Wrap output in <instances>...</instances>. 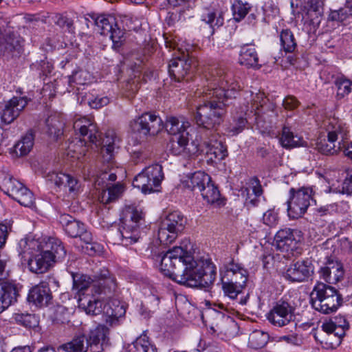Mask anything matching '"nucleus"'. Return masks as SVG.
<instances>
[{
    "label": "nucleus",
    "mask_w": 352,
    "mask_h": 352,
    "mask_svg": "<svg viewBox=\"0 0 352 352\" xmlns=\"http://www.w3.org/2000/svg\"><path fill=\"white\" fill-rule=\"evenodd\" d=\"M8 261L6 255L0 253V280L6 279L8 276V272L6 270Z\"/></svg>",
    "instance_id": "338daca9"
},
{
    "label": "nucleus",
    "mask_w": 352,
    "mask_h": 352,
    "mask_svg": "<svg viewBox=\"0 0 352 352\" xmlns=\"http://www.w3.org/2000/svg\"><path fill=\"white\" fill-rule=\"evenodd\" d=\"M206 78L203 103L197 106L194 119L199 126L212 129L223 122L228 101L236 97L240 85L221 67H212Z\"/></svg>",
    "instance_id": "f257e3e1"
},
{
    "label": "nucleus",
    "mask_w": 352,
    "mask_h": 352,
    "mask_svg": "<svg viewBox=\"0 0 352 352\" xmlns=\"http://www.w3.org/2000/svg\"><path fill=\"white\" fill-rule=\"evenodd\" d=\"M54 264L52 256L41 250L28 258V267L30 272L35 274L46 272Z\"/></svg>",
    "instance_id": "b1692460"
},
{
    "label": "nucleus",
    "mask_w": 352,
    "mask_h": 352,
    "mask_svg": "<svg viewBox=\"0 0 352 352\" xmlns=\"http://www.w3.org/2000/svg\"><path fill=\"white\" fill-rule=\"evenodd\" d=\"M336 149L342 151L345 156L352 160V142L348 138L345 141L338 142Z\"/></svg>",
    "instance_id": "e2e57ef3"
},
{
    "label": "nucleus",
    "mask_w": 352,
    "mask_h": 352,
    "mask_svg": "<svg viewBox=\"0 0 352 352\" xmlns=\"http://www.w3.org/2000/svg\"><path fill=\"white\" fill-rule=\"evenodd\" d=\"M104 303L100 299L89 295H82L78 299L79 307L87 314L98 315L101 313L105 316L104 320L111 327L119 324L120 319L125 316L126 309L118 300H111Z\"/></svg>",
    "instance_id": "7ed1b4c3"
},
{
    "label": "nucleus",
    "mask_w": 352,
    "mask_h": 352,
    "mask_svg": "<svg viewBox=\"0 0 352 352\" xmlns=\"http://www.w3.org/2000/svg\"><path fill=\"white\" fill-rule=\"evenodd\" d=\"M204 146H205V150L202 149L201 151L205 152L208 164H217L228 155L227 147L221 141L211 139L204 142Z\"/></svg>",
    "instance_id": "aec40b11"
},
{
    "label": "nucleus",
    "mask_w": 352,
    "mask_h": 352,
    "mask_svg": "<svg viewBox=\"0 0 352 352\" xmlns=\"http://www.w3.org/2000/svg\"><path fill=\"white\" fill-rule=\"evenodd\" d=\"M144 225V217L142 210L134 206H125L118 233L121 243L124 246L132 245L140 238L141 227Z\"/></svg>",
    "instance_id": "6e6552de"
},
{
    "label": "nucleus",
    "mask_w": 352,
    "mask_h": 352,
    "mask_svg": "<svg viewBox=\"0 0 352 352\" xmlns=\"http://www.w3.org/2000/svg\"><path fill=\"white\" fill-rule=\"evenodd\" d=\"M313 190L310 187H301L289 190V199L287 201L288 215L292 219L301 217L313 200Z\"/></svg>",
    "instance_id": "f8f14e48"
},
{
    "label": "nucleus",
    "mask_w": 352,
    "mask_h": 352,
    "mask_svg": "<svg viewBox=\"0 0 352 352\" xmlns=\"http://www.w3.org/2000/svg\"><path fill=\"white\" fill-rule=\"evenodd\" d=\"M320 127L327 133V140L320 137L316 142V148L324 155L336 153L338 142L345 141L348 138L346 124L338 118L328 117L322 120Z\"/></svg>",
    "instance_id": "423d86ee"
},
{
    "label": "nucleus",
    "mask_w": 352,
    "mask_h": 352,
    "mask_svg": "<svg viewBox=\"0 0 352 352\" xmlns=\"http://www.w3.org/2000/svg\"><path fill=\"white\" fill-rule=\"evenodd\" d=\"M59 222L65 232L72 238H80L83 242L93 240L91 233L87 230L85 224L68 214H61Z\"/></svg>",
    "instance_id": "2eb2a0df"
},
{
    "label": "nucleus",
    "mask_w": 352,
    "mask_h": 352,
    "mask_svg": "<svg viewBox=\"0 0 352 352\" xmlns=\"http://www.w3.org/2000/svg\"><path fill=\"white\" fill-rule=\"evenodd\" d=\"M52 21L60 28H66L69 31L73 27V21L62 14L56 13L51 16Z\"/></svg>",
    "instance_id": "bf43d9fd"
},
{
    "label": "nucleus",
    "mask_w": 352,
    "mask_h": 352,
    "mask_svg": "<svg viewBox=\"0 0 352 352\" xmlns=\"http://www.w3.org/2000/svg\"><path fill=\"white\" fill-rule=\"evenodd\" d=\"M14 319L17 323L27 328H34L38 324V318L34 314H16L14 315Z\"/></svg>",
    "instance_id": "5fc2aeb1"
},
{
    "label": "nucleus",
    "mask_w": 352,
    "mask_h": 352,
    "mask_svg": "<svg viewBox=\"0 0 352 352\" xmlns=\"http://www.w3.org/2000/svg\"><path fill=\"white\" fill-rule=\"evenodd\" d=\"M39 243L34 239H22L19 242V254L30 255L31 256L34 254L36 249H39Z\"/></svg>",
    "instance_id": "603ef678"
},
{
    "label": "nucleus",
    "mask_w": 352,
    "mask_h": 352,
    "mask_svg": "<svg viewBox=\"0 0 352 352\" xmlns=\"http://www.w3.org/2000/svg\"><path fill=\"white\" fill-rule=\"evenodd\" d=\"M98 145H101V154L104 161L109 162L113 160L116 148H118L119 140L113 130H109L105 133V136L100 142V136L98 133ZM96 145H98L96 144Z\"/></svg>",
    "instance_id": "393cba45"
},
{
    "label": "nucleus",
    "mask_w": 352,
    "mask_h": 352,
    "mask_svg": "<svg viewBox=\"0 0 352 352\" xmlns=\"http://www.w3.org/2000/svg\"><path fill=\"white\" fill-rule=\"evenodd\" d=\"M109 333V329L103 324H98L90 330L87 342L91 352L103 351L104 346L107 344Z\"/></svg>",
    "instance_id": "4be33fe9"
},
{
    "label": "nucleus",
    "mask_w": 352,
    "mask_h": 352,
    "mask_svg": "<svg viewBox=\"0 0 352 352\" xmlns=\"http://www.w3.org/2000/svg\"><path fill=\"white\" fill-rule=\"evenodd\" d=\"M186 223V218L179 211H173L167 215L162 225L169 230L179 233L183 231Z\"/></svg>",
    "instance_id": "72a5a7b5"
},
{
    "label": "nucleus",
    "mask_w": 352,
    "mask_h": 352,
    "mask_svg": "<svg viewBox=\"0 0 352 352\" xmlns=\"http://www.w3.org/2000/svg\"><path fill=\"white\" fill-rule=\"evenodd\" d=\"M60 348L65 352H87L89 348L87 338L84 335L74 337L70 342L62 344Z\"/></svg>",
    "instance_id": "ea45409f"
},
{
    "label": "nucleus",
    "mask_w": 352,
    "mask_h": 352,
    "mask_svg": "<svg viewBox=\"0 0 352 352\" xmlns=\"http://www.w3.org/2000/svg\"><path fill=\"white\" fill-rule=\"evenodd\" d=\"M320 277L329 284L336 283L343 276L342 265L339 262L329 261L319 272Z\"/></svg>",
    "instance_id": "c756f323"
},
{
    "label": "nucleus",
    "mask_w": 352,
    "mask_h": 352,
    "mask_svg": "<svg viewBox=\"0 0 352 352\" xmlns=\"http://www.w3.org/2000/svg\"><path fill=\"white\" fill-rule=\"evenodd\" d=\"M247 124V120L245 117V114L241 113L233 116L232 122L230 124V131L233 135H237L241 133L245 128Z\"/></svg>",
    "instance_id": "6e6d98bb"
},
{
    "label": "nucleus",
    "mask_w": 352,
    "mask_h": 352,
    "mask_svg": "<svg viewBox=\"0 0 352 352\" xmlns=\"http://www.w3.org/2000/svg\"><path fill=\"white\" fill-rule=\"evenodd\" d=\"M28 102L26 96H13L6 102L0 113L1 122L5 124L13 122L24 110Z\"/></svg>",
    "instance_id": "dca6fc26"
},
{
    "label": "nucleus",
    "mask_w": 352,
    "mask_h": 352,
    "mask_svg": "<svg viewBox=\"0 0 352 352\" xmlns=\"http://www.w3.org/2000/svg\"><path fill=\"white\" fill-rule=\"evenodd\" d=\"M302 239V233L298 230L285 228L277 232L274 236V245L282 252L286 253L285 256H298L301 254L300 243Z\"/></svg>",
    "instance_id": "9b49d317"
},
{
    "label": "nucleus",
    "mask_w": 352,
    "mask_h": 352,
    "mask_svg": "<svg viewBox=\"0 0 352 352\" xmlns=\"http://www.w3.org/2000/svg\"><path fill=\"white\" fill-rule=\"evenodd\" d=\"M179 233L169 230L165 226H162L158 231V239L164 245H168L173 242Z\"/></svg>",
    "instance_id": "4d7b16f0"
},
{
    "label": "nucleus",
    "mask_w": 352,
    "mask_h": 352,
    "mask_svg": "<svg viewBox=\"0 0 352 352\" xmlns=\"http://www.w3.org/2000/svg\"><path fill=\"white\" fill-rule=\"evenodd\" d=\"M278 221V213L274 210H268L263 215V222L269 227L275 226Z\"/></svg>",
    "instance_id": "052dcab7"
},
{
    "label": "nucleus",
    "mask_w": 352,
    "mask_h": 352,
    "mask_svg": "<svg viewBox=\"0 0 352 352\" xmlns=\"http://www.w3.org/2000/svg\"><path fill=\"white\" fill-rule=\"evenodd\" d=\"M34 135L32 131H29L14 145V152L16 155L24 156L28 155L34 146Z\"/></svg>",
    "instance_id": "79ce46f5"
},
{
    "label": "nucleus",
    "mask_w": 352,
    "mask_h": 352,
    "mask_svg": "<svg viewBox=\"0 0 352 352\" xmlns=\"http://www.w3.org/2000/svg\"><path fill=\"white\" fill-rule=\"evenodd\" d=\"M124 32L118 27L117 24L113 25L112 30H111L108 36L111 39L114 48H118L121 46L124 41Z\"/></svg>",
    "instance_id": "13d9d810"
},
{
    "label": "nucleus",
    "mask_w": 352,
    "mask_h": 352,
    "mask_svg": "<svg viewBox=\"0 0 352 352\" xmlns=\"http://www.w3.org/2000/svg\"><path fill=\"white\" fill-rule=\"evenodd\" d=\"M348 15L350 14L346 6L344 8L331 11L329 18L331 21H343L347 18Z\"/></svg>",
    "instance_id": "680f3d73"
},
{
    "label": "nucleus",
    "mask_w": 352,
    "mask_h": 352,
    "mask_svg": "<svg viewBox=\"0 0 352 352\" xmlns=\"http://www.w3.org/2000/svg\"><path fill=\"white\" fill-rule=\"evenodd\" d=\"M24 40L19 35L10 34L5 44V52L12 57L19 56L23 51Z\"/></svg>",
    "instance_id": "f704fd0d"
},
{
    "label": "nucleus",
    "mask_w": 352,
    "mask_h": 352,
    "mask_svg": "<svg viewBox=\"0 0 352 352\" xmlns=\"http://www.w3.org/2000/svg\"><path fill=\"white\" fill-rule=\"evenodd\" d=\"M74 129L82 139L76 138L70 141L66 148V153L70 157L80 160L85 156L88 151L87 141L97 144L98 130L93 120L85 117L75 120Z\"/></svg>",
    "instance_id": "39448f33"
},
{
    "label": "nucleus",
    "mask_w": 352,
    "mask_h": 352,
    "mask_svg": "<svg viewBox=\"0 0 352 352\" xmlns=\"http://www.w3.org/2000/svg\"><path fill=\"white\" fill-rule=\"evenodd\" d=\"M52 296L48 283L41 282L32 287L28 295V300L36 307L47 306L52 300Z\"/></svg>",
    "instance_id": "5701e85b"
},
{
    "label": "nucleus",
    "mask_w": 352,
    "mask_h": 352,
    "mask_svg": "<svg viewBox=\"0 0 352 352\" xmlns=\"http://www.w3.org/2000/svg\"><path fill=\"white\" fill-rule=\"evenodd\" d=\"M133 345L138 352H157L154 344L150 342L148 337L142 333L133 342Z\"/></svg>",
    "instance_id": "8fccbe9b"
},
{
    "label": "nucleus",
    "mask_w": 352,
    "mask_h": 352,
    "mask_svg": "<svg viewBox=\"0 0 352 352\" xmlns=\"http://www.w3.org/2000/svg\"><path fill=\"white\" fill-rule=\"evenodd\" d=\"M256 182V185L253 186L252 192L253 195L250 194V189L245 188L242 190V195L246 197L245 204L247 205L250 204L252 206H257L258 199V197H260L263 193V189L261 184L258 183L257 179L254 180Z\"/></svg>",
    "instance_id": "09e8293b"
},
{
    "label": "nucleus",
    "mask_w": 352,
    "mask_h": 352,
    "mask_svg": "<svg viewBox=\"0 0 352 352\" xmlns=\"http://www.w3.org/2000/svg\"><path fill=\"white\" fill-rule=\"evenodd\" d=\"M337 87V97L342 98L352 91V81L344 76H338L335 80Z\"/></svg>",
    "instance_id": "3c124183"
},
{
    "label": "nucleus",
    "mask_w": 352,
    "mask_h": 352,
    "mask_svg": "<svg viewBox=\"0 0 352 352\" xmlns=\"http://www.w3.org/2000/svg\"><path fill=\"white\" fill-rule=\"evenodd\" d=\"M280 45L286 53H292L297 47L294 36L291 30L286 29L280 34Z\"/></svg>",
    "instance_id": "de8ad7c7"
},
{
    "label": "nucleus",
    "mask_w": 352,
    "mask_h": 352,
    "mask_svg": "<svg viewBox=\"0 0 352 352\" xmlns=\"http://www.w3.org/2000/svg\"><path fill=\"white\" fill-rule=\"evenodd\" d=\"M295 308L287 301L279 300L267 314L269 322L275 327H282L294 320Z\"/></svg>",
    "instance_id": "4468645a"
},
{
    "label": "nucleus",
    "mask_w": 352,
    "mask_h": 352,
    "mask_svg": "<svg viewBox=\"0 0 352 352\" xmlns=\"http://www.w3.org/2000/svg\"><path fill=\"white\" fill-rule=\"evenodd\" d=\"M96 31L101 35L108 36L113 25H116V18L112 15L102 14L93 17Z\"/></svg>",
    "instance_id": "58836bf2"
},
{
    "label": "nucleus",
    "mask_w": 352,
    "mask_h": 352,
    "mask_svg": "<svg viewBox=\"0 0 352 352\" xmlns=\"http://www.w3.org/2000/svg\"><path fill=\"white\" fill-rule=\"evenodd\" d=\"M190 67L188 60L175 58L170 60L168 71L172 79L176 82H181L189 73Z\"/></svg>",
    "instance_id": "cd10ccee"
},
{
    "label": "nucleus",
    "mask_w": 352,
    "mask_h": 352,
    "mask_svg": "<svg viewBox=\"0 0 352 352\" xmlns=\"http://www.w3.org/2000/svg\"><path fill=\"white\" fill-rule=\"evenodd\" d=\"M19 296V289L15 284L9 282L1 283L0 284V314L16 302Z\"/></svg>",
    "instance_id": "a878e982"
},
{
    "label": "nucleus",
    "mask_w": 352,
    "mask_h": 352,
    "mask_svg": "<svg viewBox=\"0 0 352 352\" xmlns=\"http://www.w3.org/2000/svg\"><path fill=\"white\" fill-rule=\"evenodd\" d=\"M251 6L248 3H243L241 0H236L232 5L234 19L236 21H241L249 12Z\"/></svg>",
    "instance_id": "864d4df0"
},
{
    "label": "nucleus",
    "mask_w": 352,
    "mask_h": 352,
    "mask_svg": "<svg viewBox=\"0 0 352 352\" xmlns=\"http://www.w3.org/2000/svg\"><path fill=\"white\" fill-rule=\"evenodd\" d=\"M283 105L286 109H294L298 105V101L294 96H287L283 101Z\"/></svg>",
    "instance_id": "774afa93"
},
{
    "label": "nucleus",
    "mask_w": 352,
    "mask_h": 352,
    "mask_svg": "<svg viewBox=\"0 0 352 352\" xmlns=\"http://www.w3.org/2000/svg\"><path fill=\"white\" fill-rule=\"evenodd\" d=\"M221 281L224 294L233 301V305L238 307L239 306H243L247 304L249 299V294H245V287L239 286L229 281L228 278L225 279L222 277H221Z\"/></svg>",
    "instance_id": "412c9836"
},
{
    "label": "nucleus",
    "mask_w": 352,
    "mask_h": 352,
    "mask_svg": "<svg viewBox=\"0 0 352 352\" xmlns=\"http://www.w3.org/2000/svg\"><path fill=\"white\" fill-rule=\"evenodd\" d=\"M199 192H201L203 199L208 204H216L218 206L224 204L223 201L221 199V194L217 186L212 180L208 184L202 187V189Z\"/></svg>",
    "instance_id": "c9c22d12"
},
{
    "label": "nucleus",
    "mask_w": 352,
    "mask_h": 352,
    "mask_svg": "<svg viewBox=\"0 0 352 352\" xmlns=\"http://www.w3.org/2000/svg\"><path fill=\"white\" fill-rule=\"evenodd\" d=\"M310 298L312 307L322 314L336 312L343 302L342 296L337 289L321 282L316 284Z\"/></svg>",
    "instance_id": "0eeeda50"
},
{
    "label": "nucleus",
    "mask_w": 352,
    "mask_h": 352,
    "mask_svg": "<svg viewBox=\"0 0 352 352\" xmlns=\"http://www.w3.org/2000/svg\"><path fill=\"white\" fill-rule=\"evenodd\" d=\"M199 16L202 21L209 25L211 34H214L215 29L224 23L223 13L212 8H203L199 11Z\"/></svg>",
    "instance_id": "c85d7f7f"
},
{
    "label": "nucleus",
    "mask_w": 352,
    "mask_h": 352,
    "mask_svg": "<svg viewBox=\"0 0 352 352\" xmlns=\"http://www.w3.org/2000/svg\"><path fill=\"white\" fill-rule=\"evenodd\" d=\"M221 277L237 284L239 286L246 287L248 273L245 269L233 260L223 264L220 270Z\"/></svg>",
    "instance_id": "a211bd4d"
},
{
    "label": "nucleus",
    "mask_w": 352,
    "mask_h": 352,
    "mask_svg": "<svg viewBox=\"0 0 352 352\" xmlns=\"http://www.w3.org/2000/svg\"><path fill=\"white\" fill-rule=\"evenodd\" d=\"M163 274L180 285L208 290L216 278V267L208 258L195 260L182 247H174L161 258Z\"/></svg>",
    "instance_id": "f03ea898"
},
{
    "label": "nucleus",
    "mask_w": 352,
    "mask_h": 352,
    "mask_svg": "<svg viewBox=\"0 0 352 352\" xmlns=\"http://www.w3.org/2000/svg\"><path fill=\"white\" fill-rule=\"evenodd\" d=\"M44 252L52 256L54 263L63 259L66 256V250L62 242L55 238H50L45 245Z\"/></svg>",
    "instance_id": "473e14b6"
},
{
    "label": "nucleus",
    "mask_w": 352,
    "mask_h": 352,
    "mask_svg": "<svg viewBox=\"0 0 352 352\" xmlns=\"http://www.w3.org/2000/svg\"><path fill=\"white\" fill-rule=\"evenodd\" d=\"M164 179L162 166L158 164L148 166L136 175L133 181V186L140 189L144 194L157 191Z\"/></svg>",
    "instance_id": "9d476101"
},
{
    "label": "nucleus",
    "mask_w": 352,
    "mask_h": 352,
    "mask_svg": "<svg viewBox=\"0 0 352 352\" xmlns=\"http://www.w3.org/2000/svg\"><path fill=\"white\" fill-rule=\"evenodd\" d=\"M73 288L78 291L87 289L91 285V292L103 296L102 298L113 297L117 289L115 277L107 269L100 270L94 276V279L81 274H72Z\"/></svg>",
    "instance_id": "20e7f679"
},
{
    "label": "nucleus",
    "mask_w": 352,
    "mask_h": 352,
    "mask_svg": "<svg viewBox=\"0 0 352 352\" xmlns=\"http://www.w3.org/2000/svg\"><path fill=\"white\" fill-rule=\"evenodd\" d=\"M307 15L312 23H319L323 14V2L321 0H307L305 5Z\"/></svg>",
    "instance_id": "e433bc0d"
},
{
    "label": "nucleus",
    "mask_w": 352,
    "mask_h": 352,
    "mask_svg": "<svg viewBox=\"0 0 352 352\" xmlns=\"http://www.w3.org/2000/svg\"><path fill=\"white\" fill-rule=\"evenodd\" d=\"M130 127L134 133L140 138L147 135H155L163 129L162 120L159 117L149 113H143L130 123Z\"/></svg>",
    "instance_id": "ddd939ff"
},
{
    "label": "nucleus",
    "mask_w": 352,
    "mask_h": 352,
    "mask_svg": "<svg viewBox=\"0 0 352 352\" xmlns=\"http://www.w3.org/2000/svg\"><path fill=\"white\" fill-rule=\"evenodd\" d=\"M109 102V99L107 97H96L88 101L89 105L93 109L101 108Z\"/></svg>",
    "instance_id": "0e129e2a"
},
{
    "label": "nucleus",
    "mask_w": 352,
    "mask_h": 352,
    "mask_svg": "<svg viewBox=\"0 0 352 352\" xmlns=\"http://www.w3.org/2000/svg\"><path fill=\"white\" fill-rule=\"evenodd\" d=\"M239 63L247 68L258 69L261 67L257 51L253 45L245 44L241 47Z\"/></svg>",
    "instance_id": "bb28decb"
},
{
    "label": "nucleus",
    "mask_w": 352,
    "mask_h": 352,
    "mask_svg": "<svg viewBox=\"0 0 352 352\" xmlns=\"http://www.w3.org/2000/svg\"><path fill=\"white\" fill-rule=\"evenodd\" d=\"M123 190L124 186L118 182L103 190L99 195V200L104 204L114 201L122 195Z\"/></svg>",
    "instance_id": "c03bdc74"
},
{
    "label": "nucleus",
    "mask_w": 352,
    "mask_h": 352,
    "mask_svg": "<svg viewBox=\"0 0 352 352\" xmlns=\"http://www.w3.org/2000/svg\"><path fill=\"white\" fill-rule=\"evenodd\" d=\"M188 135V132H183L182 135L172 138L170 151L173 155H190L195 152V148L193 150H191L189 147Z\"/></svg>",
    "instance_id": "7c9ffc66"
},
{
    "label": "nucleus",
    "mask_w": 352,
    "mask_h": 352,
    "mask_svg": "<svg viewBox=\"0 0 352 352\" xmlns=\"http://www.w3.org/2000/svg\"><path fill=\"white\" fill-rule=\"evenodd\" d=\"M189 126L188 122H181L175 117L168 118L165 124L166 130L170 135H173V138L182 135L183 132H188L187 128Z\"/></svg>",
    "instance_id": "37998d69"
},
{
    "label": "nucleus",
    "mask_w": 352,
    "mask_h": 352,
    "mask_svg": "<svg viewBox=\"0 0 352 352\" xmlns=\"http://www.w3.org/2000/svg\"><path fill=\"white\" fill-rule=\"evenodd\" d=\"M47 133L53 140H56L63 135V122L60 116L52 115L49 116L45 121Z\"/></svg>",
    "instance_id": "4c0bfd02"
},
{
    "label": "nucleus",
    "mask_w": 352,
    "mask_h": 352,
    "mask_svg": "<svg viewBox=\"0 0 352 352\" xmlns=\"http://www.w3.org/2000/svg\"><path fill=\"white\" fill-rule=\"evenodd\" d=\"M0 188L21 206L31 207L34 202L33 193L21 182L6 173L0 174Z\"/></svg>",
    "instance_id": "1a4fd4ad"
},
{
    "label": "nucleus",
    "mask_w": 352,
    "mask_h": 352,
    "mask_svg": "<svg viewBox=\"0 0 352 352\" xmlns=\"http://www.w3.org/2000/svg\"><path fill=\"white\" fill-rule=\"evenodd\" d=\"M269 339L268 333L261 330H254L249 336L248 346L254 349H259L267 344Z\"/></svg>",
    "instance_id": "49530a36"
},
{
    "label": "nucleus",
    "mask_w": 352,
    "mask_h": 352,
    "mask_svg": "<svg viewBox=\"0 0 352 352\" xmlns=\"http://www.w3.org/2000/svg\"><path fill=\"white\" fill-rule=\"evenodd\" d=\"M211 177L205 172L197 171L189 177L187 185L192 190H197L200 191L202 187H204L211 182Z\"/></svg>",
    "instance_id": "a18cd8bd"
},
{
    "label": "nucleus",
    "mask_w": 352,
    "mask_h": 352,
    "mask_svg": "<svg viewBox=\"0 0 352 352\" xmlns=\"http://www.w3.org/2000/svg\"><path fill=\"white\" fill-rule=\"evenodd\" d=\"M349 323L343 316L335 317L329 322L322 324V329L327 333L329 337H332L333 342H331L332 346H338L345 336V331L349 329Z\"/></svg>",
    "instance_id": "f3484780"
},
{
    "label": "nucleus",
    "mask_w": 352,
    "mask_h": 352,
    "mask_svg": "<svg viewBox=\"0 0 352 352\" xmlns=\"http://www.w3.org/2000/svg\"><path fill=\"white\" fill-rule=\"evenodd\" d=\"M300 140L299 137L294 135L289 127L287 126L283 127L279 142L283 148L289 149L299 146L301 145Z\"/></svg>",
    "instance_id": "a19ab883"
},
{
    "label": "nucleus",
    "mask_w": 352,
    "mask_h": 352,
    "mask_svg": "<svg viewBox=\"0 0 352 352\" xmlns=\"http://www.w3.org/2000/svg\"><path fill=\"white\" fill-rule=\"evenodd\" d=\"M343 190L349 195H352V168L346 170V177L343 182Z\"/></svg>",
    "instance_id": "69168bd1"
},
{
    "label": "nucleus",
    "mask_w": 352,
    "mask_h": 352,
    "mask_svg": "<svg viewBox=\"0 0 352 352\" xmlns=\"http://www.w3.org/2000/svg\"><path fill=\"white\" fill-rule=\"evenodd\" d=\"M48 180L58 188H68L69 192H75L78 190V181L70 175L63 173H52L49 174Z\"/></svg>",
    "instance_id": "2f4dec72"
},
{
    "label": "nucleus",
    "mask_w": 352,
    "mask_h": 352,
    "mask_svg": "<svg viewBox=\"0 0 352 352\" xmlns=\"http://www.w3.org/2000/svg\"><path fill=\"white\" fill-rule=\"evenodd\" d=\"M313 272L314 267L310 261H298L289 267L285 277L291 282H302L307 280Z\"/></svg>",
    "instance_id": "6ab92c4d"
}]
</instances>
